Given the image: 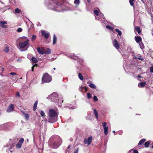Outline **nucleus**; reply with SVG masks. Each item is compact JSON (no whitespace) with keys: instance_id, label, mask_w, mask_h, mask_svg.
<instances>
[{"instance_id":"9b49d317","label":"nucleus","mask_w":153,"mask_h":153,"mask_svg":"<svg viewBox=\"0 0 153 153\" xmlns=\"http://www.w3.org/2000/svg\"><path fill=\"white\" fill-rule=\"evenodd\" d=\"M24 141V139L23 138H21L19 141L18 143L16 145V147L18 149H19L22 146V144Z\"/></svg>"},{"instance_id":"49530a36","label":"nucleus","mask_w":153,"mask_h":153,"mask_svg":"<svg viewBox=\"0 0 153 153\" xmlns=\"http://www.w3.org/2000/svg\"><path fill=\"white\" fill-rule=\"evenodd\" d=\"M68 108L69 109H74L76 108L75 106H73L72 107H68Z\"/></svg>"},{"instance_id":"a878e982","label":"nucleus","mask_w":153,"mask_h":153,"mask_svg":"<svg viewBox=\"0 0 153 153\" xmlns=\"http://www.w3.org/2000/svg\"><path fill=\"white\" fill-rule=\"evenodd\" d=\"M56 42V37L55 34L53 35V44L54 45Z\"/></svg>"},{"instance_id":"58836bf2","label":"nucleus","mask_w":153,"mask_h":153,"mask_svg":"<svg viewBox=\"0 0 153 153\" xmlns=\"http://www.w3.org/2000/svg\"><path fill=\"white\" fill-rule=\"evenodd\" d=\"M40 114L41 116L42 117H43L45 116V113L42 110L41 111Z\"/></svg>"},{"instance_id":"0e129e2a","label":"nucleus","mask_w":153,"mask_h":153,"mask_svg":"<svg viewBox=\"0 0 153 153\" xmlns=\"http://www.w3.org/2000/svg\"><path fill=\"white\" fill-rule=\"evenodd\" d=\"M113 133H115V131H113Z\"/></svg>"},{"instance_id":"69168bd1","label":"nucleus","mask_w":153,"mask_h":153,"mask_svg":"<svg viewBox=\"0 0 153 153\" xmlns=\"http://www.w3.org/2000/svg\"><path fill=\"white\" fill-rule=\"evenodd\" d=\"M53 69L54 70H55L56 68H54Z\"/></svg>"},{"instance_id":"bf43d9fd","label":"nucleus","mask_w":153,"mask_h":153,"mask_svg":"<svg viewBox=\"0 0 153 153\" xmlns=\"http://www.w3.org/2000/svg\"><path fill=\"white\" fill-rule=\"evenodd\" d=\"M152 36H153V29L152 30Z\"/></svg>"},{"instance_id":"cd10ccee","label":"nucleus","mask_w":153,"mask_h":153,"mask_svg":"<svg viewBox=\"0 0 153 153\" xmlns=\"http://www.w3.org/2000/svg\"><path fill=\"white\" fill-rule=\"evenodd\" d=\"M137 32L138 33H141V31L140 28L139 27H137L135 28Z\"/></svg>"},{"instance_id":"4468645a","label":"nucleus","mask_w":153,"mask_h":153,"mask_svg":"<svg viewBox=\"0 0 153 153\" xmlns=\"http://www.w3.org/2000/svg\"><path fill=\"white\" fill-rule=\"evenodd\" d=\"M31 60L32 61V65L36 66V63L38 62V60L36 58L34 57H32L31 58Z\"/></svg>"},{"instance_id":"b1692460","label":"nucleus","mask_w":153,"mask_h":153,"mask_svg":"<svg viewBox=\"0 0 153 153\" xmlns=\"http://www.w3.org/2000/svg\"><path fill=\"white\" fill-rule=\"evenodd\" d=\"M146 140L145 139H143L141 140L138 143V145H140L143 144L146 141Z\"/></svg>"},{"instance_id":"f8f14e48","label":"nucleus","mask_w":153,"mask_h":153,"mask_svg":"<svg viewBox=\"0 0 153 153\" xmlns=\"http://www.w3.org/2000/svg\"><path fill=\"white\" fill-rule=\"evenodd\" d=\"M7 23L6 21H0V27L2 28H5L7 27Z\"/></svg>"},{"instance_id":"f704fd0d","label":"nucleus","mask_w":153,"mask_h":153,"mask_svg":"<svg viewBox=\"0 0 153 153\" xmlns=\"http://www.w3.org/2000/svg\"><path fill=\"white\" fill-rule=\"evenodd\" d=\"M129 0V3L130 5L132 6H134V0Z\"/></svg>"},{"instance_id":"412c9836","label":"nucleus","mask_w":153,"mask_h":153,"mask_svg":"<svg viewBox=\"0 0 153 153\" xmlns=\"http://www.w3.org/2000/svg\"><path fill=\"white\" fill-rule=\"evenodd\" d=\"M146 82H143L139 83L138 84V86L139 87H143L146 84Z\"/></svg>"},{"instance_id":"c85d7f7f","label":"nucleus","mask_w":153,"mask_h":153,"mask_svg":"<svg viewBox=\"0 0 153 153\" xmlns=\"http://www.w3.org/2000/svg\"><path fill=\"white\" fill-rule=\"evenodd\" d=\"M138 44H139V45L140 46V48L141 49H143L144 48V44L142 42H140V43H138Z\"/></svg>"},{"instance_id":"13d9d810","label":"nucleus","mask_w":153,"mask_h":153,"mask_svg":"<svg viewBox=\"0 0 153 153\" xmlns=\"http://www.w3.org/2000/svg\"><path fill=\"white\" fill-rule=\"evenodd\" d=\"M137 76H138V77L139 78H142V76H141L140 75H138Z\"/></svg>"},{"instance_id":"20e7f679","label":"nucleus","mask_w":153,"mask_h":153,"mask_svg":"<svg viewBox=\"0 0 153 153\" xmlns=\"http://www.w3.org/2000/svg\"><path fill=\"white\" fill-rule=\"evenodd\" d=\"M94 13L96 19L100 20L101 19L102 20V18L103 19H105V17H103V14L100 12V10L97 8L95 9L94 11Z\"/></svg>"},{"instance_id":"a18cd8bd","label":"nucleus","mask_w":153,"mask_h":153,"mask_svg":"<svg viewBox=\"0 0 153 153\" xmlns=\"http://www.w3.org/2000/svg\"><path fill=\"white\" fill-rule=\"evenodd\" d=\"M79 149V148H77L76 149H75L74 153H78Z\"/></svg>"},{"instance_id":"e433bc0d","label":"nucleus","mask_w":153,"mask_h":153,"mask_svg":"<svg viewBox=\"0 0 153 153\" xmlns=\"http://www.w3.org/2000/svg\"><path fill=\"white\" fill-rule=\"evenodd\" d=\"M15 11L16 13H19L21 12L20 10L18 8H16L15 10Z\"/></svg>"},{"instance_id":"603ef678","label":"nucleus","mask_w":153,"mask_h":153,"mask_svg":"<svg viewBox=\"0 0 153 153\" xmlns=\"http://www.w3.org/2000/svg\"><path fill=\"white\" fill-rule=\"evenodd\" d=\"M133 153H138V151L137 150H134L133 151Z\"/></svg>"},{"instance_id":"09e8293b","label":"nucleus","mask_w":153,"mask_h":153,"mask_svg":"<svg viewBox=\"0 0 153 153\" xmlns=\"http://www.w3.org/2000/svg\"><path fill=\"white\" fill-rule=\"evenodd\" d=\"M35 66H36L34 65H33V66L32 67V70H31V71H33V69H34V68Z\"/></svg>"},{"instance_id":"ddd939ff","label":"nucleus","mask_w":153,"mask_h":153,"mask_svg":"<svg viewBox=\"0 0 153 153\" xmlns=\"http://www.w3.org/2000/svg\"><path fill=\"white\" fill-rule=\"evenodd\" d=\"M14 110V105L13 104L10 105L8 107L6 110V111L7 112H10Z\"/></svg>"},{"instance_id":"9d476101","label":"nucleus","mask_w":153,"mask_h":153,"mask_svg":"<svg viewBox=\"0 0 153 153\" xmlns=\"http://www.w3.org/2000/svg\"><path fill=\"white\" fill-rule=\"evenodd\" d=\"M113 44L114 46L117 49H119L120 48V45L116 39H114L113 42Z\"/></svg>"},{"instance_id":"864d4df0","label":"nucleus","mask_w":153,"mask_h":153,"mask_svg":"<svg viewBox=\"0 0 153 153\" xmlns=\"http://www.w3.org/2000/svg\"><path fill=\"white\" fill-rule=\"evenodd\" d=\"M84 88V87H83L82 86H81L79 88L80 91H81Z\"/></svg>"},{"instance_id":"8fccbe9b","label":"nucleus","mask_w":153,"mask_h":153,"mask_svg":"<svg viewBox=\"0 0 153 153\" xmlns=\"http://www.w3.org/2000/svg\"><path fill=\"white\" fill-rule=\"evenodd\" d=\"M11 75H16V74L14 72H11L10 74Z\"/></svg>"},{"instance_id":"4d7b16f0","label":"nucleus","mask_w":153,"mask_h":153,"mask_svg":"<svg viewBox=\"0 0 153 153\" xmlns=\"http://www.w3.org/2000/svg\"><path fill=\"white\" fill-rule=\"evenodd\" d=\"M37 26H41V24L40 23H38V24L37 25Z\"/></svg>"},{"instance_id":"72a5a7b5","label":"nucleus","mask_w":153,"mask_h":153,"mask_svg":"<svg viewBox=\"0 0 153 153\" xmlns=\"http://www.w3.org/2000/svg\"><path fill=\"white\" fill-rule=\"evenodd\" d=\"M106 27L108 29H109L111 30H113V27H111L109 25H107L106 26Z\"/></svg>"},{"instance_id":"5701e85b","label":"nucleus","mask_w":153,"mask_h":153,"mask_svg":"<svg viewBox=\"0 0 153 153\" xmlns=\"http://www.w3.org/2000/svg\"><path fill=\"white\" fill-rule=\"evenodd\" d=\"M38 104V101H36V102H35L34 105H33V110L34 111H35L36 110V107L37 106V105Z\"/></svg>"},{"instance_id":"2f4dec72","label":"nucleus","mask_w":153,"mask_h":153,"mask_svg":"<svg viewBox=\"0 0 153 153\" xmlns=\"http://www.w3.org/2000/svg\"><path fill=\"white\" fill-rule=\"evenodd\" d=\"M9 51V48L8 47H6L4 48V52L7 53Z\"/></svg>"},{"instance_id":"6ab92c4d","label":"nucleus","mask_w":153,"mask_h":153,"mask_svg":"<svg viewBox=\"0 0 153 153\" xmlns=\"http://www.w3.org/2000/svg\"><path fill=\"white\" fill-rule=\"evenodd\" d=\"M43 48H42L41 50L38 47L37 49V50L39 53L41 54H44V50L43 49Z\"/></svg>"},{"instance_id":"680f3d73","label":"nucleus","mask_w":153,"mask_h":153,"mask_svg":"<svg viewBox=\"0 0 153 153\" xmlns=\"http://www.w3.org/2000/svg\"><path fill=\"white\" fill-rule=\"evenodd\" d=\"M83 61V60L82 59H81V60H80V62H81Z\"/></svg>"},{"instance_id":"3c124183","label":"nucleus","mask_w":153,"mask_h":153,"mask_svg":"<svg viewBox=\"0 0 153 153\" xmlns=\"http://www.w3.org/2000/svg\"><path fill=\"white\" fill-rule=\"evenodd\" d=\"M16 96H18L19 97L20 96L19 93L18 92H17L16 94Z\"/></svg>"},{"instance_id":"c03bdc74","label":"nucleus","mask_w":153,"mask_h":153,"mask_svg":"<svg viewBox=\"0 0 153 153\" xmlns=\"http://www.w3.org/2000/svg\"><path fill=\"white\" fill-rule=\"evenodd\" d=\"M70 147H71V146H70V145H69V146H68L67 149H66V151H65V153H67V152H69L68 150H69V149H70Z\"/></svg>"},{"instance_id":"c9c22d12","label":"nucleus","mask_w":153,"mask_h":153,"mask_svg":"<svg viewBox=\"0 0 153 153\" xmlns=\"http://www.w3.org/2000/svg\"><path fill=\"white\" fill-rule=\"evenodd\" d=\"M87 97L88 99H90L91 98V96L90 93H87Z\"/></svg>"},{"instance_id":"423d86ee","label":"nucleus","mask_w":153,"mask_h":153,"mask_svg":"<svg viewBox=\"0 0 153 153\" xmlns=\"http://www.w3.org/2000/svg\"><path fill=\"white\" fill-rule=\"evenodd\" d=\"M51 77L47 73H45L44 74L42 80L43 83H48L51 81Z\"/></svg>"},{"instance_id":"f03ea898","label":"nucleus","mask_w":153,"mask_h":153,"mask_svg":"<svg viewBox=\"0 0 153 153\" xmlns=\"http://www.w3.org/2000/svg\"><path fill=\"white\" fill-rule=\"evenodd\" d=\"M48 7L55 11L60 12L62 10V5L56 3H53L52 0L50 1V3L48 5Z\"/></svg>"},{"instance_id":"2eb2a0df","label":"nucleus","mask_w":153,"mask_h":153,"mask_svg":"<svg viewBox=\"0 0 153 153\" xmlns=\"http://www.w3.org/2000/svg\"><path fill=\"white\" fill-rule=\"evenodd\" d=\"M41 33L42 35L44 36L45 38L47 39L48 38L49 35V33H46L45 31L44 30H42Z\"/></svg>"},{"instance_id":"393cba45","label":"nucleus","mask_w":153,"mask_h":153,"mask_svg":"<svg viewBox=\"0 0 153 153\" xmlns=\"http://www.w3.org/2000/svg\"><path fill=\"white\" fill-rule=\"evenodd\" d=\"M78 74V77L79 79L81 80H83L84 79V78L82 75L81 73H79Z\"/></svg>"},{"instance_id":"4c0bfd02","label":"nucleus","mask_w":153,"mask_h":153,"mask_svg":"<svg viewBox=\"0 0 153 153\" xmlns=\"http://www.w3.org/2000/svg\"><path fill=\"white\" fill-rule=\"evenodd\" d=\"M80 1L79 0H75L74 1V3L75 4L79 5V4Z\"/></svg>"},{"instance_id":"0eeeda50","label":"nucleus","mask_w":153,"mask_h":153,"mask_svg":"<svg viewBox=\"0 0 153 153\" xmlns=\"http://www.w3.org/2000/svg\"><path fill=\"white\" fill-rule=\"evenodd\" d=\"M61 143V141L60 143L59 142V143H58L56 142H54L51 144H50V145H51V148L53 149H57L59 147Z\"/></svg>"},{"instance_id":"4be33fe9","label":"nucleus","mask_w":153,"mask_h":153,"mask_svg":"<svg viewBox=\"0 0 153 153\" xmlns=\"http://www.w3.org/2000/svg\"><path fill=\"white\" fill-rule=\"evenodd\" d=\"M68 57H70V58L74 59L75 60H76L77 59H78L79 58L78 56H76L74 55V54H73V55H71L70 56V55H69L68 56Z\"/></svg>"},{"instance_id":"1a4fd4ad","label":"nucleus","mask_w":153,"mask_h":153,"mask_svg":"<svg viewBox=\"0 0 153 153\" xmlns=\"http://www.w3.org/2000/svg\"><path fill=\"white\" fill-rule=\"evenodd\" d=\"M92 139V137L91 136L89 137L88 139H85L84 140V142L85 144H87L88 145H90Z\"/></svg>"},{"instance_id":"7ed1b4c3","label":"nucleus","mask_w":153,"mask_h":153,"mask_svg":"<svg viewBox=\"0 0 153 153\" xmlns=\"http://www.w3.org/2000/svg\"><path fill=\"white\" fill-rule=\"evenodd\" d=\"M58 94L56 93H53L47 97V99H50L52 102H55L57 103H59V102H61V100L58 99L57 97Z\"/></svg>"},{"instance_id":"de8ad7c7","label":"nucleus","mask_w":153,"mask_h":153,"mask_svg":"<svg viewBox=\"0 0 153 153\" xmlns=\"http://www.w3.org/2000/svg\"><path fill=\"white\" fill-rule=\"evenodd\" d=\"M137 58L138 59H139L141 60H143V58H142L141 56L138 57Z\"/></svg>"},{"instance_id":"37998d69","label":"nucleus","mask_w":153,"mask_h":153,"mask_svg":"<svg viewBox=\"0 0 153 153\" xmlns=\"http://www.w3.org/2000/svg\"><path fill=\"white\" fill-rule=\"evenodd\" d=\"M31 56L32 55L31 54H28L27 56V58L30 59H31V58H32Z\"/></svg>"},{"instance_id":"6e6552de","label":"nucleus","mask_w":153,"mask_h":153,"mask_svg":"<svg viewBox=\"0 0 153 153\" xmlns=\"http://www.w3.org/2000/svg\"><path fill=\"white\" fill-rule=\"evenodd\" d=\"M107 123L106 122H104L102 124V126L104 128V133L106 135L108 134V127L106 126Z\"/></svg>"},{"instance_id":"5fc2aeb1","label":"nucleus","mask_w":153,"mask_h":153,"mask_svg":"<svg viewBox=\"0 0 153 153\" xmlns=\"http://www.w3.org/2000/svg\"><path fill=\"white\" fill-rule=\"evenodd\" d=\"M7 151L8 153H9V152H10L11 153L12 152V151L10 150H7Z\"/></svg>"},{"instance_id":"774afa93","label":"nucleus","mask_w":153,"mask_h":153,"mask_svg":"<svg viewBox=\"0 0 153 153\" xmlns=\"http://www.w3.org/2000/svg\"><path fill=\"white\" fill-rule=\"evenodd\" d=\"M152 148L153 149V146H152Z\"/></svg>"},{"instance_id":"c756f323","label":"nucleus","mask_w":153,"mask_h":153,"mask_svg":"<svg viewBox=\"0 0 153 153\" xmlns=\"http://www.w3.org/2000/svg\"><path fill=\"white\" fill-rule=\"evenodd\" d=\"M115 31H116L118 33V34L119 36H120L122 34V32L119 29H115Z\"/></svg>"},{"instance_id":"6e6d98bb","label":"nucleus","mask_w":153,"mask_h":153,"mask_svg":"<svg viewBox=\"0 0 153 153\" xmlns=\"http://www.w3.org/2000/svg\"><path fill=\"white\" fill-rule=\"evenodd\" d=\"M84 88L85 89V91H87L88 90V89L86 87H84Z\"/></svg>"},{"instance_id":"473e14b6","label":"nucleus","mask_w":153,"mask_h":153,"mask_svg":"<svg viewBox=\"0 0 153 153\" xmlns=\"http://www.w3.org/2000/svg\"><path fill=\"white\" fill-rule=\"evenodd\" d=\"M150 144V142H146L145 143L144 145L147 148L149 147V145Z\"/></svg>"},{"instance_id":"052dcab7","label":"nucleus","mask_w":153,"mask_h":153,"mask_svg":"<svg viewBox=\"0 0 153 153\" xmlns=\"http://www.w3.org/2000/svg\"><path fill=\"white\" fill-rule=\"evenodd\" d=\"M87 0V1H88V3H90V0Z\"/></svg>"},{"instance_id":"ea45409f","label":"nucleus","mask_w":153,"mask_h":153,"mask_svg":"<svg viewBox=\"0 0 153 153\" xmlns=\"http://www.w3.org/2000/svg\"><path fill=\"white\" fill-rule=\"evenodd\" d=\"M94 102L97 101L98 100V98L97 96H94Z\"/></svg>"},{"instance_id":"338daca9","label":"nucleus","mask_w":153,"mask_h":153,"mask_svg":"<svg viewBox=\"0 0 153 153\" xmlns=\"http://www.w3.org/2000/svg\"><path fill=\"white\" fill-rule=\"evenodd\" d=\"M63 102V100H62V102Z\"/></svg>"},{"instance_id":"39448f33","label":"nucleus","mask_w":153,"mask_h":153,"mask_svg":"<svg viewBox=\"0 0 153 153\" xmlns=\"http://www.w3.org/2000/svg\"><path fill=\"white\" fill-rule=\"evenodd\" d=\"M21 41H24V42L20 43L19 46L21 48H23L28 45L29 40L27 37H22L21 38Z\"/></svg>"},{"instance_id":"79ce46f5","label":"nucleus","mask_w":153,"mask_h":153,"mask_svg":"<svg viewBox=\"0 0 153 153\" xmlns=\"http://www.w3.org/2000/svg\"><path fill=\"white\" fill-rule=\"evenodd\" d=\"M150 72L153 73V66L151 67L150 68Z\"/></svg>"},{"instance_id":"a19ab883","label":"nucleus","mask_w":153,"mask_h":153,"mask_svg":"<svg viewBox=\"0 0 153 153\" xmlns=\"http://www.w3.org/2000/svg\"><path fill=\"white\" fill-rule=\"evenodd\" d=\"M22 30V29L21 28H19L17 30V31L18 32H21Z\"/></svg>"},{"instance_id":"dca6fc26","label":"nucleus","mask_w":153,"mask_h":153,"mask_svg":"<svg viewBox=\"0 0 153 153\" xmlns=\"http://www.w3.org/2000/svg\"><path fill=\"white\" fill-rule=\"evenodd\" d=\"M134 39L136 41L137 43H140V42H141V38L139 36H136Z\"/></svg>"},{"instance_id":"a211bd4d","label":"nucleus","mask_w":153,"mask_h":153,"mask_svg":"<svg viewBox=\"0 0 153 153\" xmlns=\"http://www.w3.org/2000/svg\"><path fill=\"white\" fill-rule=\"evenodd\" d=\"M87 83L89 84V86L91 88L95 89L96 88V86L94 84L91 83V81H88L87 82Z\"/></svg>"},{"instance_id":"f3484780","label":"nucleus","mask_w":153,"mask_h":153,"mask_svg":"<svg viewBox=\"0 0 153 153\" xmlns=\"http://www.w3.org/2000/svg\"><path fill=\"white\" fill-rule=\"evenodd\" d=\"M44 50V54H50L51 52V51L49 48H43Z\"/></svg>"},{"instance_id":"bb28decb","label":"nucleus","mask_w":153,"mask_h":153,"mask_svg":"<svg viewBox=\"0 0 153 153\" xmlns=\"http://www.w3.org/2000/svg\"><path fill=\"white\" fill-rule=\"evenodd\" d=\"M94 112L95 115L96 117V118L97 119H98V113L97 111L95 109H94Z\"/></svg>"},{"instance_id":"aec40b11","label":"nucleus","mask_w":153,"mask_h":153,"mask_svg":"<svg viewBox=\"0 0 153 153\" xmlns=\"http://www.w3.org/2000/svg\"><path fill=\"white\" fill-rule=\"evenodd\" d=\"M22 112L23 114L24 115L25 118L26 120H28L29 119V115L28 114H26L24 111H22Z\"/></svg>"},{"instance_id":"7c9ffc66","label":"nucleus","mask_w":153,"mask_h":153,"mask_svg":"<svg viewBox=\"0 0 153 153\" xmlns=\"http://www.w3.org/2000/svg\"><path fill=\"white\" fill-rule=\"evenodd\" d=\"M36 36L35 35H33L31 38V41H34L36 38Z\"/></svg>"},{"instance_id":"e2e57ef3","label":"nucleus","mask_w":153,"mask_h":153,"mask_svg":"<svg viewBox=\"0 0 153 153\" xmlns=\"http://www.w3.org/2000/svg\"><path fill=\"white\" fill-rule=\"evenodd\" d=\"M142 2H144L143 0H140Z\"/></svg>"},{"instance_id":"f257e3e1","label":"nucleus","mask_w":153,"mask_h":153,"mask_svg":"<svg viewBox=\"0 0 153 153\" xmlns=\"http://www.w3.org/2000/svg\"><path fill=\"white\" fill-rule=\"evenodd\" d=\"M58 113L55 110L52 109L49 110L48 113V122L53 123L57 120Z\"/></svg>"}]
</instances>
